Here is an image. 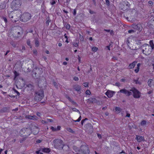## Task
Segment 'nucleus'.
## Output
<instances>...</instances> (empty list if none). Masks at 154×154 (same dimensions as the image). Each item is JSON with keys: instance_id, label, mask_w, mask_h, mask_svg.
Wrapping results in <instances>:
<instances>
[{"instance_id": "1", "label": "nucleus", "mask_w": 154, "mask_h": 154, "mask_svg": "<svg viewBox=\"0 0 154 154\" xmlns=\"http://www.w3.org/2000/svg\"><path fill=\"white\" fill-rule=\"evenodd\" d=\"M142 52L146 55L150 54L152 49L150 46L147 44H144L142 46Z\"/></svg>"}, {"instance_id": "2", "label": "nucleus", "mask_w": 154, "mask_h": 154, "mask_svg": "<svg viewBox=\"0 0 154 154\" xmlns=\"http://www.w3.org/2000/svg\"><path fill=\"white\" fill-rule=\"evenodd\" d=\"M21 5L20 0H14L11 3V8L13 10H17Z\"/></svg>"}, {"instance_id": "3", "label": "nucleus", "mask_w": 154, "mask_h": 154, "mask_svg": "<svg viewBox=\"0 0 154 154\" xmlns=\"http://www.w3.org/2000/svg\"><path fill=\"white\" fill-rule=\"evenodd\" d=\"M31 130L30 128H23L20 131V134L22 136H28L31 133Z\"/></svg>"}, {"instance_id": "4", "label": "nucleus", "mask_w": 154, "mask_h": 154, "mask_svg": "<svg viewBox=\"0 0 154 154\" xmlns=\"http://www.w3.org/2000/svg\"><path fill=\"white\" fill-rule=\"evenodd\" d=\"M43 97V91L40 90L36 92L34 99L36 101H39L41 100Z\"/></svg>"}, {"instance_id": "5", "label": "nucleus", "mask_w": 154, "mask_h": 154, "mask_svg": "<svg viewBox=\"0 0 154 154\" xmlns=\"http://www.w3.org/2000/svg\"><path fill=\"white\" fill-rule=\"evenodd\" d=\"M129 6V3L126 1H123L119 5L120 8L123 11L128 9Z\"/></svg>"}, {"instance_id": "6", "label": "nucleus", "mask_w": 154, "mask_h": 154, "mask_svg": "<svg viewBox=\"0 0 154 154\" xmlns=\"http://www.w3.org/2000/svg\"><path fill=\"white\" fill-rule=\"evenodd\" d=\"M130 91L133 92V96L134 98H138L140 97V92L135 88H133Z\"/></svg>"}, {"instance_id": "7", "label": "nucleus", "mask_w": 154, "mask_h": 154, "mask_svg": "<svg viewBox=\"0 0 154 154\" xmlns=\"http://www.w3.org/2000/svg\"><path fill=\"white\" fill-rule=\"evenodd\" d=\"M31 15L28 13L23 14L21 16L22 21L23 22H26L29 20L31 18Z\"/></svg>"}, {"instance_id": "8", "label": "nucleus", "mask_w": 154, "mask_h": 154, "mask_svg": "<svg viewBox=\"0 0 154 154\" xmlns=\"http://www.w3.org/2000/svg\"><path fill=\"white\" fill-rule=\"evenodd\" d=\"M119 92L125 94L127 96H129L132 94L131 92L125 89L120 90L119 91Z\"/></svg>"}, {"instance_id": "9", "label": "nucleus", "mask_w": 154, "mask_h": 154, "mask_svg": "<svg viewBox=\"0 0 154 154\" xmlns=\"http://www.w3.org/2000/svg\"><path fill=\"white\" fill-rule=\"evenodd\" d=\"M136 139L138 142L140 143L142 141H144L145 140L143 136L136 135Z\"/></svg>"}, {"instance_id": "10", "label": "nucleus", "mask_w": 154, "mask_h": 154, "mask_svg": "<svg viewBox=\"0 0 154 154\" xmlns=\"http://www.w3.org/2000/svg\"><path fill=\"white\" fill-rule=\"evenodd\" d=\"M15 14V15H14V18L13 19H12V21L16 22L17 21L20 19V15L19 12L16 13Z\"/></svg>"}, {"instance_id": "11", "label": "nucleus", "mask_w": 154, "mask_h": 154, "mask_svg": "<svg viewBox=\"0 0 154 154\" xmlns=\"http://www.w3.org/2000/svg\"><path fill=\"white\" fill-rule=\"evenodd\" d=\"M114 93V91L108 90L106 92L105 94L108 97L110 98L113 96Z\"/></svg>"}, {"instance_id": "12", "label": "nucleus", "mask_w": 154, "mask_h": 154, "mask_svg": "<svg viewBox=\"0 0 154 154\" xmlns=\"http://www.w3.org/2000/svg\"><path fill=\"white\" fill-rule=\"evenodd\" d=\"M86 127L87 128L86 131L91 133L93 131V128L92 126L90 124H88L86 125Z\"/></svg>"}, {"instance_id": "13", "label": "nucleus", "mask_w": 154, "mask_h": 154, "mask_svg": "<svg viewBox=\"0 0 154 154\" xmlns=\"http://www.w3.org/2000/svg\"><path fill=\"white\" fill-rule=\"evenodd\" d=\"M25 117L26 119H33V120H37V118L35 115L33 116H30V115H27Z\"/></svg>"}, {"instance_id": "14", "label": "nucleus", "mask_w": 154, "mask_h": 154, "mask_svg": "<svg viewBox=\"0 0 154 154\" xmlns=\"http://www.w3.org/2000/svg\"><path fill=\"white\" fill-rule=\"evenodd\" d=\"M148 85L150 87H154V79H149L148 82Z\"/></svg>"}, {"instance_id": "15", "label": "nucleus", "mask_w": 154, "mask_h": 154, "mask_svg": "<svg viewBox=\"0 0 154 154\" xmlns=\"http://www.w3.org/2000/svg\"><path fill=\"white\" fill-rule=\"evenodd\" d=\"M8 14L9 17L12 20V19H13L14 18V15H15L14 12L13 11H11L10 12H8Z\"/></svg>"}, {"instance_id": "16", "label": "nucleus", "mask_w": 154, "mask_h": 154, "mask_svg": "<svg viewBox=\"0 0 154 154\" xmlns=\"http://www.w3.org/2000/svg\"><path fill=\"white\" fill-rule=\"evenodd\" d=\"M133 27L134 29L140 31L141 30L142 28L141 25L140 24H138L136 25H134V26Z\"/></svg>"}, {"instance_id": "17", "label": "nucleus", "mask_w": 154, "mask_h": 154, "mask_svg": "<svg viewBox=\"0 0 154 154\" xmlns=\"http://www.w3.org/2000/svg\"><path fill=\"white\" fill-rule=\"evenodd\" d=\"M137 63L136 61H134L132 63H130L129 66V69H132L134 68Z\"/></svg>"}, {"instance_id": "18", "label": "nucleus", "mask_w": 154, "mask_h": 154, "mask_svg": "<svg viewBox=\"0 0 154 154\" xmlns=\"http://www.w3.org/2000/svg\"><path fill=\"white\" fill-rule=\"evenodd\" d=\"M79 153H77L75 154H88L89 153V150L88 149H86V151H84L81 150L79 151Z\"/></svg>"}, {"instance_id": "19", "label": "nucleus", "mask_w": 154, "mask_h": 154, "mask_svg": "<svg viewBox=\"0 0 154 154\" xmlns=\"http://www.w3.org/2000/svg\"><path fill=\"white\" fill-rule=\"evenodd\" d=\"M75 90L78 92L80 91L81 89V86L79 85H76L74 87Z\"/></svg>"}, {"instance_id": "20", "label": "nucleus", "mask_w": 154, "mask_h": 154, "mask_svg": "<svg viewBox=\"0 0 154 154\" xmlns=\"http://www.w3.org/2000/svg\"><path fill=\"white\" fill-rule=\"evenodd\" d=\"M35 129V131L33 130L32 131V133H33V134H37L39 131V129L37 127H35V128H34Z\"/></svg>"}, {"instance_id": "21", "label": "nucleus", "mask_w": 154, "mask_h": 154, "mask_svg": "<svg viewBox=\"0 0 154 154\" xmlns=\"http://www.w3.org/2000/svg\"><path fill=\"white\" fill-rule=\"evenodd\" d=\"M140 63H138L137 65V67H136V68L134 70V72L136 73H137L139 71L140 69Z\"/></svg>"}, {"instance_id": "22", "label": "nucleus", "mask_w": 154, "mask_h": 154, "mask_svg": "<svg viewBox=\"0 0 154 154\" xmlns=\"http://www.w3.org/2000/svg\"><path fill=\"white\" fill-rule=\"evenodd\" d=\"M42 151L44 152L48 153L50 152V150L48 148H44L42 149Z\"/></svg>"}, {"instance_id": "23", "label": "nucleus", "mask_w": 154, "mask_h": 154, "mask_svg": "<svg viewBox=\"0 0 154 154\" xmlns=\"http://www.w3.org/2000/svg\"><path fill=\"white\" fill-rule=\"evenodd\" d=\"M149 45L152 48V49L154 48V45L153 44L152 40H150L149 41Z\"/></svg>"}, {"instance_id": "24", "label": "nucleus", "mask_w": 154, "mask_h": 154, "mask_svg": "<svg viewBox=\"0 0 154 154\" xmlns=\"http://www.w3.org/2000/svg\"><path fill=\"white\" fill-rule=\"evenodd\" d=\"M147 122L144 120H143L141 121L140 123V125L141 126H144L146 125Z\"/></svg>"}, {"instance_id": "25", "label": "nucleus", "mask_w": 154, "mask_h": 154, "mask_svg": "<svg viewBox=\"0 0 154 154\" xmlns=\"http://www.w3.org/2000/svg\"><path fill=\"white\" fill-rule=\"evenodd\" d=\"M115 109L116 112L117 113H119L121 111V109L119 107H115Z\"/></svg>"}, {"instance_id": "26", "label": "nucleus", "mask_w": 154, "mask_h": 154, "mask_svg": "<svg viewBox=\"0 0 154 154\" xmlns=\"http://www.w3.org/2000/svg\"><path fill=\"white\" fill-rule=\"evenodd\" d=\"M6 7V5L5 3L1 4L0 5V9H3Z\"/></svg>"}, {"instance_id": "27", "label": "nucleus", "mask_w": 154, "mask_h": 154, "mask_svg": "<svg viewBox=\"0 0 154 154\" xmlns=\"http://www.w3.org/2000/svg\"><path fill=\"white\" fill-rule=\"evenodd\" d=\"M79 41H77V40H76V41L74 43H73V45L75 47H77L79 45H78V44H79Z\"/></svg>"}, {"instance_id": "28", "label": "nucleus", "mask_w": 154, "mask_h": 154, "mask_svg": "<svg viewBox=\"0 0 154 154\" xmlns=\"http://www.w3.org/2000/svg\"><path fill=\"white\" fill-rule=\"evenodd\" d=\"M73 149L76 152H79V151H80V150H79L78 149V148L76 146H74L73 147Z\"/></svg>"}, {"instance_id": "29", "label": "nucleus", "mask_w": 154, "mask_h": 154, "mask_svg": "<svg viewBox=\"0 0 154 154\" xmlns=\"http://www.w3.org/2000/svg\"><path fill=\"white\" fill-rule=\"evenodd\" d=\"M66 130L67 131H69V132H70L72 133H73L74 131H73V130L70 128H66Z\"/></svg>"}, {"instance_id": "30", "label": "nucleus", "mask_w": 154, "mask_h": 154, "mask_svg": "<svg viewBox=\"0 0 154 154\" xmlns=\"http://www.w3.org/2000/svg\"><path fill=\"white\" fill-rule=\"evenodd\" d=\"M98 49V48L96 47H92V51H94V52L96 51Z\"/></svg>"}, {"instance_id": "31", "label": "nucleus", "mask_w": 154, "mask_h": 154, "mask_svg": "<svg viewBox=\"0 0 154 154\" xmlns=\"http://www.w3.org/2000/svg\"><path fill=\"white\" fill-rule=\"evenodd\" d=\"M14 79H15L19 75V74L16 71H15L14 72Z\"/></svg>"}, {"instance_id": "32", "label": "nucleus", "mask_w": 154, "mask_h": 154, "mask_svg": "<svg viewBox=\"0 0 154 154\" xmlns=\"http://www.w3.org/2000/svg\"><path fill=\"white\" fill-rule=\"evenodd\" d=\"M105 31H106L107 32H110L111 35H112V33L113 32V31L112 30L110 31L109 29H104Z\"/></svg>"}, {"instance_id": "33", "label": "nucleus", "mask_w": 154, "mask_h": 154, "mask_svg": "<svg viewBox=\"0 0 154 154\" xmlns=\"http://www.w3.org/2000/svg\"><path fill=\"white\" fill-rule=\"evenodd\" d=\"M35 44L36 47H38L39 45V42L37 40H36L35 42Z\"/></svg>"}, {"instance_id": "34", "label": "nucleus", "mask_w": 154, "mask_h": 154, "mask_svg": "<svg viewBox=\"0 0 154 154\" xmlns=\"http://www.w3.org/2000/svg\"><path fill=\"white\" fill-rule=\"evenodd\" d=\"M83 85L85 87H87L88 86V82H85L83 84Z\"/></svg>"}, {"instance_id": "35", "label": "nucleus", "mask_w": 154, "mask_h": 154, "mask_svg": "<svg viewBox=\"0 0 154 154\" xmlns=\"http://www.w3.org/2000/svg\"><path fill=\"white\" fill-rule=\"evenodd\" d=\"M72 110L73 111H75V112H79V114H80V112H79V110L76 108H73L72 109Z\"/></svg>"}, {"instance_id": "36", "label": "nucleus", "mask_w": 154, "mask_h": 154, "mask_svg": "<svg viewBox=\"0 0 154 154\" xmlns=\"http://www.w3.org/2000/svg\"><path fill=\"white\" fill-rule=\"evenodd\" d=\"M27 44L28 46L30 47L31 48V46L30 45V41L28 39L27 40Z\"/></svg>"}, {"instance_id": "37", "label": "nucleus", "mask_w": 154, "mask_h": 154, "mask_svg": "<svg viewBox=\"0 0 154 154\" xmlns=\"http://www.w3.org/2000/svg\"><path fill=\"white\" fill-rule=\"evenodd\" d=\"M81 115H80L77 120H74V121L75 122H79L81 120Z\"/></svg>"}, {"instance_id": "38", "label": "nucleus", "mask_w": 154, "mask_h": 154, "mask_svg": "<svg viewBox=\"0 0 154 154\" xmlns=\"http://www.w3.org/2000/svg\"><path fill=\"white\" fill-rule=\"evenodd\" d=\"M51 128L53 131H57V128H54L53 127H51Z\"/></svg>"}, {"instance_id": "39", "label": "nucleus", "mask_w": 154, "mask_h": 154, "mask_svg": "<svg viewBox=\"0 0 154 154\" xmlns=\"http://www.w3.org/2000/svg\"><path fill=\"white\" fill-rule=\"evenodd\" d=\"M110 45L109 44V45H108L107 46H106L105 48L106 49H108V50L109 51H110Z\"/></svg>"}, {"instance_id": "40", "label": "nucleus", "mask_w": 154, "mask_h": 154, "mask_svg": "<svg viewBox=\"0 0 154 154\" xmlns=\"http://www.w3.org/2000/svg\"><path fill=\"white\" fill-rule=\"evenodd\" d=\"M65 27L67 29H69L70 28V26L69 24H67Z\"/></svg>"}, {"instance_id": "41", "label": "nucleus", "mask_w": 154, "mask_h": 154, "mask_svg": "<svg viewBox=\"0 0 154 154\" xmlns=\"http://www.w3.org/2000/svg\"><path fill=\"white\" fill-rule=\"evenodd\" d=\"M86 93L87 94L90 95L91 94V92L89 90H87L86 91Z\"/></svg>"}, {"instance_id": "42", "label": "nucleus", "mask_w": 154, "mask_h": 154, "mask_svg": "<svg viewBox=\"0 0 154 154\" xmlns=\"http://www.w3.org/2000/svg\"><path fill=\"white\" fill-rule=\"evenodd\" d=\"M2 19H3V20H4L5 22V23H7V18L5 17H2Z\"/></svg>"}, {"instance_id": "43", "label": "nucleus", "mask_w": 154, "mask_h": 154, "mask_svg": "<svg viewBox=\"0 0 154 154\" xmlns=\"http://www.w3.org/2000/svg\"><path fill=\"white\" fill-rule=\"evenodd\" d=\"M134 32V31L132 30H130L128 31V32L129 33H133Z\"/></svg>"}, {"instance_id": "44", "label": "nucleus", "mask_w": 154, "mask_h": 154, "mask_svg": "<svg viewBox=\"0 0 154 154\" xmlns=\"http://www.w3.org/2000/svg\"><path fill=\"white\" fill-rule=\"evenodd\" d=\"M79 38H80V39L81 40H82V41L83 40V39H84L83 38V37L81 34H80Z\"/></svg>"}, {"instance_id": "45", "label": "nucleus", "mask_w": 154, "mask_h": 154, "mask_svg": "<svg viewBox=\"0 0 154 154\" xmlns=\"http://www.w3.org/2000/svg\"><path fill=\"white\" fill-rule=\"evenodd\" d=\"M115 85H116L117 86H118V87H119L120 85V83L119 82L116 83L115 84Z\"/></svg>"}, {"instance_id": "46", "label": "nucleus", "mask_w": 154, "mask_h": 154, "mask_svg": "<svg viewBox=\"0 0 154 154\" xmlns=\"http://www.w3.org/2000/svg\"><path fill=\"white\" fill-rule=\"evenodd\" d=\"M74 79L75 81H78L79 80V79L78 78V77H74Z\"/></svg>"}, {"instance_id": "47", "label": "nucleus", "mask_w": 154, "mask_h": 154, "mask_svg": "<svg viewBox=\"0 0 154 154\" xmlns=\"http://www.w3.org/2000/svg\"><path fill=\"white\" fill-rule=\"evenodd\" d=\"M50 22V20H47V21H46V24L47 25H49V23Z\"/></svg>"}, {"instance_id": "48", "label": "nucleus", "mask_w": 154, "mask_h": 154, "mask_svg": "<svg viewBox=\"0 0 154 154\" xmlns=\"http://www.w3.org/2000/svg\"><path fill=\"white\" fill-rule=\"evenodd\" d=\"M56 3L55 2L54 0H52V2H51V4L52 5H54Z\"/></svg>"}, {"instance_id": "49", "label": "nucleus", "mask_w": 154, "mask_h": 154, "mask_svg": "<svg viewBox=\"0 0 154 154\" xmlns=\"http://www.w3.org/2000/svg\"><path fill=\"white\" fill-rule=\"evenodd\" d=\"M134 82H135L136 84H140V82L138 81V80H134Z\"/></svg>"}, {"instance_id": "50", "label": "nucleus", "mask_w": 154, "mask_h": 154, "mask_svg": "<svg viewBox=\"0 0 154 154\" xmlns=\"http://www.w3.org/2000/svg\"><path fill=\"white\" fill-rule=\"evenodd\" d=\"M148 3H149V4L151 5H152V4H153L152 2V1H149L148 2Z\"/></svg>"}, {"instance_id": "51", "label": "nucleus", "mask_w": 154, "mask_h": 154, "mask_svg": "<svg viewBox=\"0 0 154 154\" xmlns=\"http://www.w3.org/2000/svg\"><path fill=\"white\" fill-rule=\"evenodd\" d=\"M126 113H127V114H126V117H130V114L128 113L127 112Z\"/></svg>"}, {"instance_id": "52", "label": "nucleus", "mask_w": 154, "mask_h": 154, "mask_svg": "<svg viewBox=\"0 0 154 154\" xmlns=\"http://www.w3.org/2000/svg\"><path fill=\"white\" fill-rule=\"evenodd\" d=\"M106 3L108 5H109V0H106Z\"/></svg>"}, {"instance_id": "53", "label": "nucleus", "mask_w": 154, "mask_h": 154, "mask_svg": "<svg viewBox=\"0 0 154 154\" xmlns=\"http://www.w3.org/2000/svg\"><path fill=\"white\" fill-rule=\"evenodd\" d=\"M41 122L42 123H47V122H46L45 121L43 120H41Z\"/></svg>"}, {"instance_id": "54", "label": "nucleus", "mask_w": 154, "mask_h": 154, "mask_svg": "<svg viewBox=\"0 0 154 154\" xmlns=\"http://www.w3.org/2000/svg\"><path fill=\"white\" fill-rule=\"evenodd\" d=\"M76 10L75 9H74V11H73V15H75L76 14Z\"/></svg>"}, {"instance_id": "55", "label": "nucleus", "mask_w": 154, "mask_h": 154, "mask_svg": "<svg viewBox=\"0 0 154 154\" xmlns=\"http://www.w3.org/2000/svg\"><path fill=\"white\" fill-rule=\"evenodd\" d=\"M47 120L48 122H51L53 121V120L52 119H47Z\"/></svg>"}, {"instance_id": "56", "label": "nucleus", "mask_w": 154, "mask_h": 154, "mask_svg": "<svg viewBox=\"0 0 154 154\" xmlns=\"http://www.w3.org/2000/svg\"><path fill=\"white\" fill-rule=\"evenodd\" d=\"M36 114H37V116H40V115H41V113H40L39 112H37L36 113Z\"/></svg>"}, {"instance_id": "57", "label": "nucleus", "mask_w": 154, "mask_h": 154, "mask_svg": "<svg viewBox=\"0 0 154 154\" xmlns=\"http://www.w3.org/2000/svg\"><path fill=\"white\" fill-rule=\"evenodd\" d=\"M41 140H38L36 141V143H41Z\"/></svg>"}, {"instance_id": "58", "label": "nucleus", "mask_w": 154, "mask_h": 154, "mask_svg": "<svg viewBox=\"0 0 154 154\" xmlns=\"http://www.w3.org/2000/svg\"><path fill=\"white\" fill-rule=\"evenodd\" d=\"M120 81L121 82H124L125 81V79H121Z\"/></svg>"}, {"instance_id": "59", "label": "nucleus", "mask_w": 154, "mask_h": 154, "mask_svg": "<svg viewBox=\"0 0 154 154\" xmlns=\"http://www.w3.org/2000/svg\"><path fill=\"white\" fill-rule=\"evenodd\" d=\"M33 53L34 54H37V51L36 50H34L33 51Z\"/></svg>"}, {"instance_id": "60", "label": "nucleus", "mask_w": 154, "mask_h": 154, "mask_svg": "<svg viewBox=\"0 0 154 154\" xmlns=\"http://www.w3.org/2000/svg\"><path fill=\"white\" fill-rule=\"evenodd\" d=\"M60 127L59 126H58L57 127V130H59L60 129Z\"/></svg>"}, {"instance_id": "61", "label": "nucleus", "mask_w": 154, "mask_h": 154, "mask_svg": "<svg viewBox=\"0 0 154 154\" xmlns=\"http://www.w3.org/2000/svg\"><path fill=\"white\" fill-rule=\"evenodd\" d=\"M53 84H54V85L55 86V87H57V83L56 82H54Z\"/></svg>"}, {"instance_id": "62", "label": "nucleus", "mask_w": 154, "mask_h": 154, "mask_svg": "<svg viewBox=\"0 0 154 154\" xmlns=\"http://www.w3.org/2000/svg\"><path fill=\"white\" fill-rule=\"evenodd\" d=\"M58 142L60 143H62V141L61 140H58Z\"/></svg>"}, {"instance_id": "63", "label": "nucleus", "mask_w": 154, "mask_h": 154, "mask_svg": "<svg viewBox=\"0 0 154 154\" xmlns=\"http://www.w3.org/2000/svg\"><path fill=\"white\" fill-rule=\"evenodd\" d=\"M78 60L79 62H81V58L79 56H78Z\"/></svg>"}, {"instance_id": "64", "label": "nucleus", "mask_w": 154, "mask_h": 154, "mask_svg": "<svg viewBox=\"0 0 154 154\" xmlns=\"http://www.w3.org/2000/svg\"><path fill=\"white\" fill-rule=\"evenodd\" d=\"M152 91H149L148 92V94H150L151 93H152Z\"/></svg>"}]
</instances>
